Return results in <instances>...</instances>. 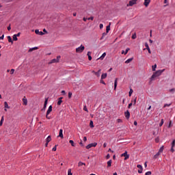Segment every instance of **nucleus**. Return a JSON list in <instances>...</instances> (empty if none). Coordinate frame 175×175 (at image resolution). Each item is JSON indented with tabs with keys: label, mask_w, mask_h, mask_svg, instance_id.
Listing matches in <instances>:
<instances>
[{
	"label": "nucleus",
	"mask_w": 175,
	"mask_h": 175,
	"mask_svg": "<svg viewBox=\"0 0 175 175\" xmlns=\"http://www.w3.org/2000/svg\"><path fill=\"white\" fill-rule=\"evenodd\" d=\"M163 72H165V69L159 70L156 71L152 75L150 80L152 81V80H154V79H155V77H159V76H161V75H162V73H163Z\"/></svg>",
	"instance_id": "f257e3e1"
},
{
	"label": "nucleus",
	"mask_w": 175,
	"mask_h": 175,
	"mask_svg": "<svg viewBox=\"0 0 175 175\" xmlns=\"http://www.w3.org/2000/svg\"><path fill=\"white\" fill-rule=\"evenodd\" d=\"M51 111H53V106L50 105L48 108L47 111H46V118H47V120H50V117H49V114H50V113H51Z\"/></svg>",
	"instance_id": "f03ea898"
},
{
	"label": "nucleus",
	"mask_w": 175,
	"mask_h": 175,
	"mask_svg": "<svg viewBox=\"0 0 175 175\" xmlns=\"http://www.w3.org/2000/svg\"><path fill=\"white\" fill-rule=\"evenodd\" d=\"M85 49V47H84V46L81 45L79 47L76 49V53H83Z\"/></svg>",
	"instance_id": "7ed1b4c3"
},
{
	"label": "nucleus",
	"mask_w": 175,
	"mask_h": 175,
	"mask_svg": "<svg viewBox=\"0 0 175 175\" xmlns=\"http://www.w3.org/2000/svg\"><path fill=\"white\" fill-rule=\"evenodd\" d=\"M96 146H98V143L94 142V143H92V144H88V145L86 146V148H87V150H90V148H92V147H95Z\"/></svg>",
	"instance_id": "20e7f679"
},
{
	"label": "nucleus",
	"mask_w": 175,
	"mask_h": 175,
	"mask_svg": "<svg viewBox=\"0 0 175 175\" xmlns=\"http://www.w3.org/2000/svg\"><path fill=\"white\" fill-rule=\"evenodd\" d=\"M121 157H124V161H126V159H129V154H128V152L126 151L122 154Z\"/></svg>",
	"instance_id": "39448f33"
},
{
	"label": "nucleus",
	"mask_w": 175,
	"mask_h": 175,
	"mask_svg": "<svg viewBox=\"0 0 175 175\" xmlns=\"http://www.w3.org/2000/svg\"><path fill=\"white\" fill-rule=\"evenodd\" d=\"M57 137H61V139H64V130H62V129L59 130V135L57 136Z\"/></svg>",
	"instance_id": "423d86ee"
},
{
	"label": "nucleus",
	"mask_w": 175,
	"mask_h": 175,
	"mask_svg": "<svg viewBox=\"0 0 175 175\" xmlns=\"http://www.w3.org/2000/svg\"><path fill=\"white\" fill-rule=\"evenodd\" d=\"M60 58H61V56H57V59H53L51 60V64H54L55 62H59Z\"/></svg>",
	"instance_id": "0eeeda50"
},
{
	"label": "nucleus",
	"mask_w": 175,
	"mask_h": 175,
	"mask_svg": "<svg viewBox=\"0 0 175 175\" xmlns=\"http://www.w3.org/2000/svg\"><path fill=\"white\" fill-rule=\"evenodd\" d=\"M137 1V0H131L129 1V3L127 5V6H133V5H136Z\"/></svg>",
	"instance_id": "6e6552de"
},
{
	"label": "nucleus",
	"mask_w": 175,
	"mask_h": 175,
	"mask_svg": "<svg viewBox=\"0 0 175 175\" xmlns=\"http://www.w3.org/2000/svg\"><path fill=\"white\" fill-rule=\"evenodd\" d=\"M137 167L139 169L138 173H139V174L143 173V166H142V165H137Z\"/></svg>",
	"instance_id": "1a4fd4ad"
},
{
	"label": "nucleus",
	"mask_w": 175,
	"mask_h": 175,
	"mask_svg": "<svg viewBox=\"0 0 175 175\" xmlns=\"http://www.w3.org/2000/svg\"><path fill=\"white\" fill-rule=\"evenodd\" d=\"M124 116L127 120H129L131 117V113H129V111H126L124 112Z\"/></svg>",
	"instance_id": "9d476101"
},
{
	"label": "nucleus",
	"mask_w": 175,
	"mask_h": 175,
	"mask_svg": "<svg viewBox=\"0 0 175 175\" xmlns=\"http://www.w3.org/2000/svg\"><path fill=\"white\" fill-rule=\"evenodd\" d=\"M118 85V79L116 78L114 81V90H117V85Z\"/></svg>",
	"instance_id": "9b49d317"
},
{
	"label": "nucleus",
	"mask_w": 175,
	"mask_h": 175,
	"mask_svg": "<svg viewBox=\"0 0 175 175\" xmlns=\"http://www.w3.org/2000/svg\"><path fill=\"white\" fill-rule=\"evenodd\" d=\"M35 33H36V35H44V33H43V31H39V29H36Z\"/></svg>",
	"instance_id": "f8f14e48"
},
{
	"label": "nucleus",
	"mask_w": 175,
	"mask_h": 175,
	"mask_svg": "<svg viewBox=\"0 0 175 175\" xmlns=\"http://www.w3.org/2000/svg\"><path fill=\"white\" fill-rule=\"evenodd\" d=\"M150 2H151L150 0H144V6H146V8H147V6H148V5H150Z\"/></svg>",
	"instance_id": "ddd939ff"
},
{
	"label": "nucleus",
	"mask_w": 175,
	"mask_h": 175,
	"mask_svg": "<svg viewBox=\"0 0 175 175\" xmlns=\"http://www.w3.org/2000/svg\"><path fill=\"white\" fill-rule=\"evenodd\" d=\"M102 70L99 69L97 72H94L95 76L97 77H100V72Z\"/></svg>",
	"instance_id": "4468645a"
},
{
	"label": "nucleus",
	"mask_w": 175,
	"mask_h": 175,
	"mask_svg": "<svg viewBox=\"0 0 175 175\" xmlns=\"http://www.w3.org/2000/svg\"><path fill=\"white\" fill-rule=\"evenodd\" d=\"M23 105H25V106H27L28 105V100H27V98H23Z\"/></svg>",
	"instance_id": "2eb2a0df"
},
{
	"label": "nucleus",
	"mask_w": 175,
	"mask_h": 175,
	"mask_svg": "<svg viewBox=\"0 0 175 175\" xmlns=\"http://www.w3.org/2000/svg\"><path fill=\"white\" fill-rule=\"evenodd\" d=\"M107 77V73H103L101 75V80H103Z\"/></svg>",
	"instance_id": "dca6fc26"
},
{
	"label": "nucleus",
	"mask_w": 175,
	"mask_h": 175,
	"mask_svg": "<svg viewBox=\"0 0 175 175\" xmlns=\"http://www.w3.org/2000/svg\"><path fill=\"white\" fill-rule=\"evenodd\" d=\"M62 99H63L62 97L59 98L58 101H57L58 106L61 105V103H62Z\"/></svg>",
	"instance_id": "f3484780"
},
{
	"label": "nucleus",
	"mask_w": 175,
	"mask_h": 175,
	"mask_svg": "<svg viewBox=\"0 0 175 175\" xmlns=\"http://www.w3.org/2000/svg\"><path fill=\"white\" fill-rule=\"evenodd\" d=\"M133 61V57H131L130 59H128L127 60L125 61V64H129Z\"/></svg>",
	"instance_id": "a211bd4d"
},
{
	"label": "nucleus",
	"mask_w": 175,
	"mask_h": 175,
	"mask_svg": "<svg viewBox=\"0 0 175 175\" xmlns=\"http://www.w3.org/2000/svg\"><path fill=\"white\" fill-rule=\"evenodd\" d=\"M128 51H129V48H127L126 51H122V54H124V55H126V54H128Z\"/></svg>",
	"instance_id": "6ab92c4d"
},
{
	"label": "nucleus",
	"mask_w": 175,
	"mask_h": 175,
	"mask_svg": "<svg viewBox=\"0 0 175 175\" xmlns=\"http://www.w3.org/2000/svg\"><path fill=\"white\" fill-rule=\"evenodd\" d=\"M4 107L5 109H10V107H9V105L8 104V102H4Z\"/></svg>",
	"instance_id": "aec40b11"
},
{
	"label": "nucleus",
	"mask_w": 175,
	"mask_h": 175,
	"mask_svg": "<svg viewBox=\"0 0 175 175\" xmlns=\"http://www.w3.org/2000/svg\"><path fill=\"white\" fill-rule=\"evenodd\" d=\"M164 148H165V146H162L159 148V152L160 154H161V152H163Z\"/></svg>",
	"instance_id": "412c9836"
},
{
	"label": "nucleus",
	"mask_w": 175,
	"mask_h": 175,
	"mask_svg": "<svg viewBox=\"0 0 175 175\" xmlns=\"http://www.w3.org/2000/svg\"><path fill=\"white\" fill-rule=\"evenodd\" d=\"M46 142L47 143H50V142H51V135L47 137V138L46 139Z\"/></svg>",
	"instance_id": "4be33fe9"
},
{
	"label": "nucleus",
	"mask_w": 175,
	"mask_h": 175,
	"mask_svg": "<svg viewBox=\"0 0 175 175\" xmlns=\"http://www.w3.org/2000/svg\"><path fill=\"white\" fill-rule=\"evenodd\" d=\"M110 25H111V23H109V25L106 27L107 33H109V31H110Z\"/></svg>",
	"instance_id": "5701e85b"
},
{
	"label": "nucleus",
	"mask_w": 175,
	"mask_h": 175,
	"mask_svg": "<svg viewBox=\"0 0 175 175\" xmlns=\"http://www.w3.org/2000/svg\"><path fill=\"white\" fill-rule=\"evenodd\" d=\"M106 57V53H103V55L98 58V59H103Z\"/></svg>",
	"instance_id": "b1692460"
},
{
	"label": "nucleus",
	"mask_w": 175,
	"mask_h": 175,
	"mask_svg": "<svg viewBox=\"0 0 175 175\" xmlns=\"http://www.w3.org/2000/svg\"><path fill=\"white\" fill-rule=\"evenodd\" d=\"M159 155H161V153L158 152L156 154L154 155V159H157V158H158Z\"/></svg>",
	"instance_id": "393cba45"
},
{
	"label": "nucleus",
	"mask_w": 175,
	"mask_h": 175,
	"mask_svg": "<svg viewBox=\"0 0 175 175\" xmlns=\"http://www.w3.org/2000/svg\"><path fill=\"white\" fill-rule=\"evenodd\" d=\"M69 143H70L71 146L72 147H75L76 145L75 144V142H73V140H70Z\"/></svg>",
	"instance_id": "a878e982"
},
{
	"label": "nucleus",
	"mask_w": 175,
	"mask_h": 175,
	"mask_svg": "<svg viewBox=\"0 0 175 175\" xmlns=\"http://www.w3.org/2000/svg\"><path fill=\"white\" fill-rule=\"evenodd\" d=\"M111 166V160L107 161V167H110Z\"/></svg>",
	"instance_id": "bb28decb"
},
{
	"label": "nucleus",
	"mask_w": 175,
	"mask_h": 175,
	"mask_svg": "<svg viewBox=\"0 0 175 175\" xmlns=\"http://www.w3.org/2000/svg\"><path fill=\"white\" fill-rule=\"evenodd\" d=\"M132 94H133V90L130 89V91L129 92V96H132Z\"/></svg>",
	"instance_id": "cd10ccee"
},
{
	"label": "nucleus",
	"mask_w": 175,
	"mask_h": 175,
	"mask_svg": "<svg viewBox=\"0 0 175 175\" xmlns=\"http://www.w3.org/2000/svg\"><path fill=\"white\" fill-rule=\"evenodd\" d=\"M90 128H94V122L92 120L90 121Z\"/></svg>",
	"instance_id": "c85d7f7f"
},
{
	"label": "nucleus",
	"mask_w": 175,
	"mask_h": 175,
	"mask_svg": "<svg viewBox=\"0 0 175 175\" xmlns=\"http://www.w3.org/2000/svg\"><path fill=\"white\" fill-rule=\"evenodd\" d=\"M152 69L153 72H155L157 69V64H154V66H152Z\"/></svg>",
	"instance_id": "c756f323"
},
{
	"label": "nucleus",
	"mask_w": 175,
	"mask_h": 175,
	"mask_svg": "<svg viewBox=\"0 0 175 175\" xmlns=\"http://www.w3.org/2000/svg\"><path fill=\"white\" fill-rule=\"evenodd\" d=\"M83 165H84V166H85V164L81 161H79L78 163V166H83Z\"/></svg>",
	"instance_id": "7c9ffc66"
},
{
	"label": "nucleus",
	"mask_w": 175,
	"mask_h": 175,
	"mask_svg": "<svg viewBox=\"0 0 175 175\" xmlns=\"http://www.w3.org/2000/svg\"><path fill=\"white\" fill-rule=\"evenodd\" d=\"M13 40H14L15 42L18 40V38H17V36H16L15 34L13 36Z\"/></svg>",
	"instance_id": "2f4dec72"
},
{
	"label": "nucleus",
	"mask_w": 175,
	"mask_h": 175,
	"mask_svg": "<svg viewBox=\"0 0 175 175\" xmlns=\"http://www.w3.org/2000/svg\"><path fill=\"white\" fill-rule=\"evenodd\" d=\"M8 42H9L10 43H13V40H12V37L8 36Z\"/></svg>",
	"instance_id": "473e14b6"
},
{
	"label": "nucleus",
	"mask_w": 175,
	"mask_h": 175,
	"mask_svg": "<svg viewBox=\"0 0 175 175\" xmlns=\"http://www.w3.org/2000/svg\"><path fill=\"white\" fill-rule=\"evenodd\" d=\"M33 50H38V47H33V48H31L29 50V51H33Z\"/></svg>",
	"instance_id": "72a5a7b5"
},
{
	"label": "nucleus",
	"mask_w": 175,
	"mask_h": 175,
	"mask_svg": "<svg viewBox=\"0 0 175 175\" xmlns=\"http://www.w3.org/2000/svg\"><path fill=\"white\" fill-rule=\"evenodd\" d=\"M100 83L101 84H104V85H106V83L105 82V81H103V79H100Z\"/></svg>",
	"instance_id": "f704fd0d"
},
{
	"label": "nucleus",
	"mask_w": 175,
	"mask_h": 175,
	"mask_svg": "<svg viewBox=\"0 0 175 175\" xmlns=\"http://www.w3.org/2000/svg\"><path fill=\"white\" fill-rule=\"evenodd\" d=\"M154 142H155V143H159V137L155 138Z\"/></svg>",
	"instance_id": "c9c22d12"
},
{
	"label": "nucleus",
	"mask_w": 175,
	"mask_h": 175,
	"mask_svg": "<svg viewBox=\"0 0 175 175\" xmlns=\"http://www.w3.org/2000/svg\"><path fill=\"white\" fill-rule=\"evenodd\" d=\"M163 119H161V122L159 123V126H162L163 125Z\"/></svg>",
	"instance_id": "e433bc0d"
},
{
	"label": "nucleus",
	"mask_w": 175,
	"mask_h": 175,
	"mask_svg": "<svg viewBox=\"0 0 175 175\" xmlns=\"http://www.w3.org/2000/svg\"><path fill=\"white\" fill-rule=\"evenodd\" d=\"M145 47H146V50H148V49H150V46H148V44L147 42L145 43Z\"/></svg>",
	"instance_id": "4c0bfd02"
},
{
	"label": "nucleus",
	"mask_w": 175,
	"mask_h": 175,
	"mask_svg": "<svg viewBox=\"0 0 175 175\" xmlns=\"http://www.w3.org/2000/svg\"><path fill=\"white\" fill-rule=\"evenodd\" d=\"M174 146H175V139H174L172 142V148H174Z\"/></svg>",
	"instance_id": "58836bf2"
},
{
	"label": "nucleus",
	"mask_w": 175,
	"mask_h": 175,
	"mask_svg": "<svg viewBox=\"0 0 175 175\" xmlns=\"http://www.w3.org/2000/svg\"><path fill=\"white\" fill-rule=\"evenodd\" d=\"M131 103L135 106L136 105V98H135L133 100L131 101Z\"/></svg>",
	"instance_id": "ea45409f"
},
{
	"label": "nucleus",
	"mask_w": 175,
	"mask_h": 175,
	"mask_svg": "<svg viewBox=\"0 0 175 175\" xmlns=\"http://www.w3.org/2000/svg\"><path fill=\"white\" fill-rule=\"evenodd\" d=\"M52 151H57V145L53 148Z\"/></svg>",
	"instance_id": "a19ab883"
},
{
	"label": "nucleus",
	"mask_w": 175,
	"mask_h": 175,
	"mask_svg": "<svg viewBox=\"0 0 175 175\" xmlns=\"http://www.w3.org/2000/svg\"><path fill=\"white\" fill-rule=\"evenodd\" d=\"M72 92H68V98H72Z\"/></svg>",
	"instance_id": "79ce46f5"
},
{
	"label": "nucleus",
	"mask_w": 175,
	"mask_h": 175,
	"mask_svg": "<svg viewBox=\"0 0 175 175\" xmlns=\"http://www.w3.org/2000/svg\"><path fill=\"white\" fill-rule=\"evenodd\" d=\"M152 174V172L148 171L147 172H146L145 175H151Z\"/></svg>",
	"instance_id": "37998d69"
},
{
	"label": "nucleus",
	"mask_w": 175,
	"mask_h": 175,
	"mask_svg": "<svg viewBox=\"0 0 175 175\" xmlns=\"http://www.w3.org/2000/svg\"><path fill=\"white\" fill-rule=\"evenodd\" d=\"M13 73H14V69H11V70H10V74L11 75H13Z\"/></svg>",
	"instance_id": "c03bdc74"
},
{
	"label": "nucleus",
	"mask_w": 175,
	"mask_h": 175,
	"mask_svg": "<svg viewBox=\"0 0 175 175\" xmlns=\"http://www.w3.org/2000/svg\"><path fill=\"white\" fill-rule=\"evenodd\" d=\"M83 110H84L85 111L88 112V109H87V107H86V106H85V107H83Z\"/></svg>",
	"instance_id": "a18cd8bd"
},
{
	"label": "nucleus",
	"mask_w": 175,
	"mask_h": 175,
	"mask_svg": "<svg viewBox=\"0 0 175 175\" xmlns=\"http://www.w3.org/2000/svg\"><path fill=\"white\" fill-rule=\"evenodd\" d=\"M3 38H5V35H2V36L0 37V40H3Z\"/></svg>",
	"instance_id": "49530a36"
},
{
	"label": "nucleus",
	"mask_w": 175,
	"mask_h": 175,
	"mask_svg": "<svg viewBox=\"0 0 175 175\" xmlns=\"http://www.w3.org/2000/svg\"><path fill=\"white\" fill-rule=\"evenodd\" d=\"M169 91H170V92H174L175 89L172 88V89H170Z\"/></svg>",
	"instance_id": "de8ad7c7"
},
{
	"label": "nucleus",
	"mask_w": 175,
	"mask_h": 175,
	"mask_svg": "<svg viewBox=\"0 0 175 175\" xmlns=\"http://www.w3.org/2000/svg\"><path fill=\"white\" fill-rule=\"evenodd\" d=\"M132 39H136V33L132 36Z\"/></svg>",
	"instance_id": "09e8293b"
},
{
	"label": "nucleus",
	"mask_w": 175,
	"mask_h": 175,
	"mask_svg": "<svg viewBox=\"0 0 175 175\" xmlns=\"http://www.w3.org/2000/svg\"><path fill=\"white\" fill-rule=\"evenodd\" d=\"M117 122L121 123V122H122V120H121V119H118V120H117Z\"/></svg>",
	"instance_id": "8fccbe9b"
},
{
	"label": "nucleus",
	"mask_w": 175,
	"mask_h": 175,
	"mask_svg": "<svg viewBox=\"0 0 175 175\" xmlns=\"http://www.w3.org/2000/svg\"><path fill=\"white\" fill-rule=\"evenodd\" d=\"M172 104H165L164 105V106H163V107H166L167 106H170Z\"/></svg>",
	"instance_id": "3c124183"
},
{
	"label": "nucleus",
	"mask_w": 175,
	"mask_h": 175,
	"mask_svg": "<svg viewBox=\"0 0 175 175\" xmlns=\"http://www.w3.org/2000/svg\"><path fill=\"white\" fill-rule=\"evenodd\" d=\"M132 105H133L132 103H131L130 104H129L128 108H129V109H131V107H132Z\"/></svg>",
	"instance_id": "603ef678"
},
{
	"label": "nucleus",
	"mask_w": 175,
	"mask_h": 175,
	"mask_svg": "<svg viewBox=\"0 0 175 175\" xmlns=\"http://www.w3.org/2000/svg\"><path fill=\"white\" fill-rule=\"evenodd\" d=\"M103 147H104V148H106V147H107V144L104 143L103 144Z\"/></svg>",
	"instance_id": "864d4df0"
},
{
	"label": "nucleus",
	"mask_w": 175,
	"mask_h": 175,
	"mask_svg": "<svg viewBox=\"0 0 175 175\" xmlns=\"http://www.w3.org/2000/svg\"><path fill=\"white\" fill-rule=\"evenodd\" d=\"M103 28V24H100V29H102Z\"/></svg>",
	"instance_id": "5fc2aeb1"
},
{
	"label": "nucleus",
	"mask_w": 175,
	"mask_h": 175,
	"mask_svg": "<svg viewBox=\"0 0 175 175\" xmlns=\"http://www.w3.org/2000/svg\"><path fill=\"white\" fill-rule=\"evenodd\" d=\"M171 152H174V148L171 147Z\"/></svg>",
	"instance_id": "6e6d98bb"
},
{
	"label": "nucleus",
	"mask_w": 175,
	"mask_h": 175,
	"mask_svg": "<svg viewBox=\"0 0 175 175\" xmlns=\"http://www.w3.org/2000/svg\"><path fill=\"white\" fill-rule=\"evenodd\" d=\"M88 59H89V61H91V59H92V57L91 55H89L88 56Z\"/></svg>",
	"instance_id": "4d7b16f0"
},
{
	"label": "nucleus",
	"mask_w": 175,
	"mask_h": 175,
	"mask_svg": "<svg viewBox=\"0 0 175 175\" xmlns=\"http://www.w3.org/2000/svg\"><path fill=\"white\" fill-rule=\"evenodd\" d=\"M87 55L88 57H90V55H91V52L88 51Z\"/></svg>",
	"instance_id": "13d9d810"
},
{
	"label": "nucleus",
	"mask_w": 175,
	"mask_h": 175,
	"mask_svg": "<svg viewBox=\"0 0 175 175\" xmlns=\"http://www.w3.org/2000/svg\"><path fill=\"white\" fill-rule=\"evenodd\" d=\"M88 20H94V16H91V17H90V18H88Z\"/></svg>",
	"instance_id": "bf43d9fd"
},
{
	"label": "nucleus",
	"mask_w": 175,
	"mask_h": 175,
	"mask_svg": "<svg viewBox=\"0 0 175 175\" xmlns=\"http://www.w3.org/2000/svg\"><path fill=\"white\" fill-rule=\"evenodd\" d=\"M83 142H87V137H83Z\"/></svg>",
	"instance_id": "052dcab7"
},
{
	"label": "nucleus",
	"mask_w": 175,
	"mask_h": 175,
	"mask_svg": "<svg viewBox=\"0 0 175 175\" xmlns=\"http://www.w3.org/2000/svg\"><path fill=\"white\" fill-rule=\"evenodd\" d=\"M47 102H48V99L46 98L45 101H44V105H47Z\"/></svg>",
	"instance_id": "680f3d73"
},
{
	"label": "nucleus",
	"mask_w": 175,
	"mask_h": 175,
	"mask_svg": "<svg viewBox=\"0 0 175 175\" xmlns=\"http://www.w3.org/2000/svg\"><path fill=\"white\" fill-rule=\"evenodd\" d=\"M170 126H172V121L170 122V124L168 126V128H170Z\"/></svg>",
	"instance_id": "e2e57ef3"
},
{
	"label": "nucleus",
	"mask_w": 175,
	"mask_h": 175,
	"mask_svg": "<svg viewBox=\"0 0 175 175\" xmlns=\"http://www.w3.org/2000/svg\"><path fill=\"white\" fill-rule=\"evenodd\" d=\"M62 94H63V95H65V94H66L65 90H62Z\"/></svg>",
	"instance_id": "0e129e2a"
},
{
	"label": "nucleus",
	"mask_w": 175,
	"mask_h": 175,
	"mask_svg": "<svg viewBox=\"0 0 175 175\" xmlns=\"http://www.w3.org/2000/svg\"><path fill=\"white\" fill-rule=\"evenodd\" d=\"M16 36V38H17V36H20V35H21V33H18L17 34H15Z\"/></svg>",
	"instance_id": "69168bd1"
},
{
	"label": "nucleus",
	"mask_w": 175,
	"mask_h": 175,
	"mask_svg": "<svg viewBox=\"0 0 175 175\" xmlns=\"http://www.w3.org/2000/svg\"><path fill=\"white\" fill-rule=\"evenodd\" d=\"M109 158H110V154H108L107 155V159H109Z\"/></svg>",
	"instance_id": "338daca9"
},
{
	"label": "nucleus",
	"mask_w": 175,
	"mask_h": 175,
	"mask_svg": "<svg viewBox=\"0 0 175 175\" xmlns=\"http://www.w3.org/2000/svg\"><path fill=\"white\" fill-rule=\"evenodd\" d=\"M134 125L136 126L137 125V122L135 121L134 122Z\"/></svg>",
	"instance_id": "774afa93"
}]
</instances>
